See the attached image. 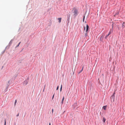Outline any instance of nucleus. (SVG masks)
Listing matches in <instances>:
<instances>
[{
  "instance_id": "412c9836",
  "label": "nucleus",
  "mask_w": 125,
  "mask_h": 125,
  "mask_svg": "<svg viewBox=\"0 0 125 125\" xmlns=\"http://www.w3.org/2000/svg\"><path fill=\"white\" fill-rule=\"evenodd\" d=\"M53 109H52V114L53 112Z\"/></svg>"
},
{
  "instance_id": "0eeeda50",
  "label": "nucleus",
  "mask_w": 125,
  "mask_h": 125,
  "mask_svg": "<svg viewBox=\"0 0 125 125\" xmlns=\"http://www.w3.org/2000/svg\"><path fill=\"white\" fill-rule=\"evenodd\" d=\"M64 97L63 96V98H62V101L61 102L62 104H63V101H64Z\"/></svg>"
},
{
  "instance_id": "f03ea898",
  "label": "nucleus",
  "mask_w": 125,
  "mask_h": 125,
  "mask_svg": "<svg viewBox=\"0 0 125 125\" xmlns=\"http://www.w3.org/2000/svg\"><path fill=\"white\" fill-rule=\"evenodd\" d=\"M89 28V26L87 24L86 25V33L85 34V35L86 37L87 35V31Z\"/></svg>"
},
{
  "instance_id": "423d86ee",
  "label": "nucleus",
  "mask_w": 125,
  "mask_h": 125,
  "mask_svg": "<svg viewBox=\"0 0 125 125\" xmlns=\"http://www.w3.org/2000/svg\"><path fill=\"white\" fill-rule=\"evenodd\" d=\"M58 20H59V23H60L61 21L62 18H59L58 19Z\"/></svg>"
},
{
  "instance_id": "6ab92c4d",
  "label": "nucleus",
  "mask_w": 125,
  "mask_h": 125,
  "mask_svg": "<svg viewBox=\"0 0 125 125\" xmlns=\"http://www.w3.org/2000/svg\"><path fill=\"white\" fill-rule=\"evenodd\" d=\"M58 88H59V86H58L57 87V89H56V90H57L58 89Z\"/></svg>"
},
{
  "instance_id": "aec40b11",
  "label": "nucleus",
  "mask_w": 125,
  "mask_h": 125,
  "mask_svg": "<svg viewBox=\"0 0 125 125\" xmlns=\"http://www.w3.org/2000/svg\"><path fill=\"white\" fill-rule=\"evenodd\" d=\"M19 113H18V114L16 115V116H19Z\"/></svg>"
},
{
  "instance_id": "20e7f679",
  "label": "nucleus",
  "mask_w": 125,
  "mask_h": 125,
  "mask_svg": "<svg viewBox=\"0 0 125 125\" xmlns=\"http://www.w3.org/2000/svg\"><path fill=\"white\" fill-rule=\"evenodd\" d=\"M115 94V93L114 92L113 95H112L111 97V98L112 99L113 98L114 99L115 98V95L114 94Z\"/></svg>"
},
{
  "instance_id": "ddd939ff",
  "label": "nucleus",
  "mask_w": 125,
  "mask_h": 125,
  "mask_svg": "<svg viewBox=\"0 0 125 125\" xmlns=\"http://www.w3.org/2000/svg\"><path fill=\"white\" fill-rule=\"evenodd\" d=\"M62 85H61V88H60V91H61V90H62Z\"/></svg>"
},
{
  "instance_id": "9b49d317",
  "label": "nucleus",
  "mask_w": 125,
  "mask_h": 125,
  "mask_svg": "<svg viewBox=\"0 0 125 125\" xmlns=\"http://www.w3.org/2000/svg\"><path fill=\"white\" fill-rule=\"evenodd\" d=\"M83 67L82 70L81 71H79V72L78 73L79 74L80 73L83 71Z\"/></svg>"
},
{
  "instance_id": "f3484780",
  "label": "nucleus",
  "mask_w": 125,
  "mask_h": 125,
  "mask_svg": "<svg viewBox=\"0 0 125 125\" xmlns=\"http://www.w3.org/2000/svg\"><path fill=\"white\" fill-rule=\"evenodd\" d=\"M6 120H5V123H4V125H6Z\"/></svg>"
},
{
  "instance_id": "b1692460",
  "label": "nucleus",
  "mask_w": 125,
  "mask_h": 125,
  "mask_svg": "<svg viewBox=\"0 0 125 125\" xmlns=\"http://www.w3.org/2000/svg\"><path fill=\"white\" fill-rule=\"evenodd\" d=\"M21 43V42H20L18 44H19V45H20V43Z\"/></svg>"
},
{
  "instance_id": "9d476101",
  "label": "nucleus",
  "mask_w": 125,
  "mask_h": 125,
  "mask_svg": "<svg viewBox=\"0 0 125 125\" xmlns=\"http://www.w3.org/2000/svg\"><path fill=\"white\" fill-rule=\"evenodd\" d=\"M124 24V22L122 24V27L123 29L125 27Z\"/></svg>"
},
{
  "instance_id": "7ed1b4c3",
  "label": "nucleus",
  "mask_w": 125,
  "mask_h": 125,
  "mask_svg": "<svg viewBox=\"0 0 125 125\" xmlns=\"http://www.w3.org/2000/svg\"><path fill=\"white\" fill-rule=\"evenodd\" d=\"M28 82V81L26 80L25 81L23 82V84L25 85H26Z\"/></svg>"
},
{
  "instance_id": "5701e85b",
  "label": "nucleus",
  "mask_w": 125,
  "mask_h": 125,
  "mask_svg": "<svg viewBox=\"0 0 125 125\" xmlns=\"http://www.w3.org/2000/svg\"><path fill=\"white\" fill-rule=\"evenodd\" d=\"M19 44H18V45H17V46H16V47H18L19 46Z\"/></svg>"
},
{
  "instance_id": "a878e982",
  "label": "nucleus",
  "mask_w": 125,
  "mask_h": 125,
  "mask_svg": "<svg viewBox=\"0 0 125 125\" xmlns=\"http://www.w3.org/2000/svg\"><path fill=\"white\" fill-rule=\"evenodd\" d=\"M49 125H51V123H50L49 124Z\"/></svg>"
},
{
  "instance_id": "f8f14e48",
  "label": "nucleus",
  "mask_w": 125,
  "mask_h": 125,
  "mask_svg": "<svg viewBox=\"0 0 125 125\" xmlns=\"http://www.w3.org/2000/svg\"><path fill=\"white\" fill-rule=\"evenodd\" d=\"M17 102V100H16L15 101V102L14 103V106H15L16 104V103Z\"/></svg>"
},
{
  "instance_id": "6e6552de",
  "label": "nucleus",
  "mask_w": 125,
  "mask_h": 125,
  "mask_svg": "<svg viewBox=\"0 0 125 125\" xmlns=\"http://www.w3.org/2000/svg\"><path fill=\"white\" fill-rule=\"evenodd\" d=\"M105 120H106V119L104 118H104H103V122H104V123L105 122Z\"/></svg>"
},
{
  "instance_id": "2eb2a0df",
  "label": "nucleus",
  "mask_w": 125,
  "mask_h": 125,
  "mask_svg": "<svg viewBox=\"0 0 125 125\" xmlns=\"http://www.w3.org/2000/svg\"><path fill=\"white\" fill-rule=\"evenodd\" d=\"M108 36H109V35H106V36H105V39H107V37H108Z\"/></svg>"
},
{
  "instance_id": "f257e3e1",
  "label": "nucleus",
  "mask_w": 125,
  "mask_h": 125,
  "mask_svg": "<svg viewBox=\"0 0 125 125\" xmlns=\"http://www.w3.org/2000/svg\"><path fill=\"white\" fill-rule=\"evenodd\" d=\"M73 16L76 17L78 13V10L74 8H73Z\"/></svg>"
},
{
  "instance_id": "393cba45",
  "label": "nucleus",
  "mask_w": 125,
  "mask_h": 125,
  "mask_svg": "<svg viewBox=\"0 0 125 125\" xmlns=\"http://www.w3.org/2000/svg\"><path fill=\"white\" fill-rule=\"evenodd\" d=\"M85 27H84V30H85Z\"/></svg>"
},
{
  "instance_id": "1a4fd4ad",
  "label": "nucleus",
  "mask_w": 125,
  "mask_h": 125,
  "mask_svg": "<svg viewBox=\"0 0 125 125\" xmlns=\"http://www.w3.org/2000/svg\"><path fill=\"white\" fill-rule=\"evenodd\" d=\"M106 106H104L103 107V108L104 110H105L106 109Z\"/></svg>"
},
{
  "instance_id": "39448f33",
  "label": "nucleus",
  "mask_w": 125,
  "mask_h": 125,
  "mask_svg": "<svg viewBox=\"0 0 125 125\" xmlns=\"http://www.w3.org/2000/svg\"><path fill=\"white\" fill-rule=\"evenodd\" d=\"M113 32V30L112 29H111L110 30V31L109 32L108 34V35H110Z\"/></svg>"
},
{
  "instance_id": "4468645a",
  "label": "nucleus",
  "mask_w": 125,
  "mask_h": 125,
  "mask_svg": "<svg viewBox=\"0 0 125 125\" xmlns=\"http://www.w3.org/2000/svg\"><path fill=\"white\" fill-rule=\"evenodd\" d=\"M118 14H119V12H116L115 14V15H116Z\"/></svg>"
},
{
  "instance_id": "4be33fe9",
  "label": "nucleus",
  "mask_w": 125,
  "mask_h": 125,
  "mask_svg": "<svg viewBox=\"0 0 125 125\" xmlns=\"http://www.w3.org/2000/svg\"><path fill=\"white\" fill-rule=\"evenodd\" d=\"M45 86H44V89L43 90V91L44 92V88H45Z\"/></svg>"
},
{
  "instance_id": "dca6fc26",
  "label": "nucleus",
  "mask_w": 125,
  "mask_h": 125,
  "mask_svg": "<svg viewBox=\"0 0 125 125\" xmlns=\"http://www.w3.org/2000/svg\"><path fill=\"white\" fill-rule=\"evenodd\" d=\"M85 16H83V21H84V19H85Z\"/></svg>"
},
{
  "instance_id": "a211bd4d",
  "label": "nucleus",
  "mask_w": 125,
  "mask_h": 125,
  "mask_svg": "<svg viewBox=\"0 0 125 125\" xmlns=\"http://www.w3.org/2000/svg\"><path fill=\"white\" fill-rule=\"evenodd\" d=\"M54 94L53 95L52 98V99H53L54 98Z\"/></svg>"
}]
</instances>
